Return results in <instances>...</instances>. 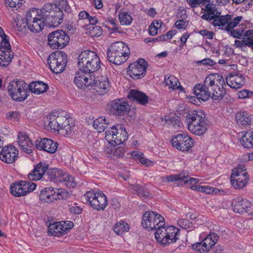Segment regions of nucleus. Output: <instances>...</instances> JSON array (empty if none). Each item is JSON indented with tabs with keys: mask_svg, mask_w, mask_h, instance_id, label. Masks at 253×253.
<instances>
[{
	"mask_svg": "<svg viewBox=\"0 0 253 253\" xmlns=\"http://www.w3.org/2000/svg\"><path fill=\"white\" fill-rule=\"evenodd\" d=\"M130 53L129 48L124 42H117L113 43L108 48V60L116 65H121L126 62Z\"/></svg>",
	"mask_w": 253,
	"mask_h": 253,
	"instance_id": "1",
	"label": "nucleus"
},
{
	"mask_svg": "<svg viewBox=\"0 0 253 253\" xmlns=\"http://www.w3.org/2000/svg\"><path fill=\"white\" fill-rule=\"evenodd\" d=\"M78 59L79 68L89 75H94L101 67L99 58L91 50L82 51Z\"/></svg>",
	"mask_w": 253,
	"mask_h": 253,
	"instance_id": "2",
	"label": "nucleus"
},
{
	"mask_svg": "<svg viewBox=\"0 0 253 253\" xmlns=\"http://www.w3.org/2000/svg\"><path fill=\"white\" fill-rule=\"evenodd\" d=\"M243 19L242 16H236L233 18L231 15L227 14L225 15H218L215 16V19L212 21V25L214 27H218V29L225 30L227 32H253V29L245 30L242 29L241 31L239 29L234 30Z\"/></svg>",
	"mask_w": 253,
	"mask_h": 253,
	"instance_id": "3",
	"label": "nucleus"
},
{
	"mask_svg": "<svg viewBox=\"0 0 253 253\" xmlns=\"http://www.w3.org/2000/svg\"><path fill=\"white\" fill-rule=\"evenodd\" d=\"M155 230L156 241L164 246L175 243L179 237V230L173 226H159Z\"/></svg>",
	"mask_w": 253,
	"mask_h": 253,
	"instance_id": "4",
	"label": "nucleus"
},
{
	"mask_svg": "<svg viewBox=\"0 0 253 253\" xmlns=\"http://www.w3.org/2000/svg\"><path fill=\"white\" fill-rule=\"evenodd\" d=\"M8 93L11 98L18 102H22L27 99L29 91L28 85L22 80H13L8 84Z\"/></svg>",
	"mask_w": 253,
	"mask_h": 253,
	"instance_id": "5",
	"label": "nucleus"
},
{
	"mask_svg": "<svg viewBox=\"0 0 253 253\" xmlns=\"http://www.w3.org/2000/svg\"><path fill=\"white\" fill-rule=\"evenodd\" d=\"M127 133L124 126L118 124L112 126L105 132V139L113 146L122 144L127 139Z\"/></svg>",
	"mask_w": 253,
	"mask_h": 253,
	"instance_id": "6",
	"label": "nucleus"
},
{
	"mask_svg": "<svg viewBox=\"0 0 253 253\" xmlns=\"http://www.w3.org/2000/svg\"><path fill=\"white\" fill-rule=\"evenodd\" d=\"M67 62V56L63 51H54L47 59L50 70L56 74L61 73L64 70Z\"/></svg>",
	"mask_w": 253,
	"mask_h": 253,
	"instance_id": "7",
	"label": "nucleus"
},
{
	"mask_svg": "<svg viewBox=\"0 0 253 253\" xmlns=\"http://www.w3.org/2000/svg\"><path fill=\"white\" fill-rule=\"evenodd\" d=\"M164 218L160 214L154 211H146L143 215L141 224L142 226L149 230H155L159 226L165 225Z\"/></svg>",
	"mask_w": 253,
	"mask_h": 253,
	"instance_id": "8",
	"label": "nucleus"
},
{
	"mask_svg": "<svg viewBox=\"0 0 253 253\" xmlns=\"http://www.w3.org/2000/svg\"><path fill=\"white\" fill-rule=\"evenodd\" d=\"M84 197L90 206L97 211L104 210L108 204L107 197L102 192L88 191L84 194Z\"/></svg>",
	"mask_w": 253,
	"mask_h": 253,
	"instance_id": "9",
	"label": "nucleus"
},
{
	"mask_svg": "<svg viewBox=\"0 0 253 253\" xmlns=\"http://www.w3.org/2000/svg\"><path fill=\"white\" fill-rule=\"evenodd\" d=\"M148 65V63L144 59L139 58L129 64L127 73L133 79H141L146 75Z\"/></svg>",
	"mask_w": 253,
	"mask_h": 253,
	"instance_id": "10",
	"label": "nucleus"
},
{
	"mask_svg": "<svg viewBox=\"0 0 253 253\" xmlns=\"http://www.w3.org/2000/svg\"><path fill=\"white\" fill-rule=\"evenodd\" d=\"M36 183L31 181H20L10 186V193L14 196L21 197L33 191L36 188Z\"/></svg>",
	"mask_w": 253,
	"mask_h": 253,
	"instance_id": "11",
	"label": "nucleus"
},
{
	"mask_svg": "<svg viewBox=\"0 0 253 253\" xmlns=\"http://www.w3.org/2000/svg\"><path fill=\"white\" fill-rule=\"evenodd\" d=\"M171 144L179 151L188 152L194 146V141L187 135L178 133L172 137Z\"/></svg>",
	"mask_w": 253,
	"mask_h": 253,
	"instance_id": "12",
	"label": "nucleus"
},
{
	"mask_svg": "<svg viewBox=\"0 0 253 253\" xmlns=\"http://www.w3.org/2000/svg\"><path fill=\"white\" fill-rule=\"evenodd\" d=\"M47 39L48 45L53 49H61L65 47L70 40L67 33H50Z\"/></svg>",
	"mask_w": 253,
	"mask_h": 253,
	"instance_id": "13",
	"label": "nucleus"
},
{
	"mask_svg": "<svg viewBox=\"0 0 253 253\" xmlns=\"http://www.w3.org/2000/svg\"><path fill=\"white\" fill-rule=\"evenodd\" d=\"M219 240V236L214 232L210 233L202 242H197L192 245L193 250L199 253L209 252Z\"/></svg>",
	"mask_w": 253,
	"mask_h": 253,
	"instance_id": "14",
	"label": "nucleus"
},
{
	"mask_svg": "<svg viewBox=\"0 0 253 253\" xmlns=\"http://www.w3.org/2000/svg\"><path fill=\"white\" fill-rule=\"evenodd\" d=\"M93 75H89L79 68L76 72L74 78V83L79 88H85L87 87H92L93 84Z\"/></svg>",
	"mask_w": 253,
	"mask_h": 253,
	"instance_id": "15",
	"label": "nucleus"
},
{
	"mask_svg": "<svg viewBox=\"0 0 253 253\" xmlns=\"http://www.w3.org/2000/svg\"><path fill=\"white\" fill-rule=\"evenodd\" d=\"M19 152L12 145L5 146L0 152V159L7 164H12L18 159Z\"/></svg>",
	"mask_w": 253,
	"mask_h": 253,
	"instance_id": "16",
	"label": "nucleus"
},
{
	"mask_svg": "<svg viewBox=\"0 0 253 253\" xmlns=\"http://www.w3.org/2000/svg\"><path fill=\"white\" fill-rule=\"evenodd\" d=\"M108 106L110 107L111 112L116 116L125 115L130 110L128 103L120 99L110 102Z\"/></svg>",
	"mask_w": 253,
	"mask_h": 253,
	"instance_id": "17",
	"label": "nucleus"
},
{
	"mask_svg": "<svg viewBox=\"0 0 253 253\" xmlns=\"http://www.w3.org/2000/svg\"><path fill=\"white\" fill-rule=\"evenodd\" d=\"M58 143L51 139L39 138L36 141V148L39 150H43L49 153H54L57 150Z\"/></svg>",
	"mask_w": 253,
	"mask_h": 253,
	"instance_id": "18",
	"label": "nucleus"
},
{
	"mask_svg": "<svg viewBox=\"0 0 253 253\" xmlns=\"http://www.w3.org/2000/svg\"><path fill=\"white\" fill-rule=\"evenodd\" d=\"M49 165L45 162H40L37 164L33 170L28 175V178L30 180L37 181L41 179L42 177L44 179L45 174Z\"/></svg>",
	"mask_w": 253,
	"mask_h": 253,
	"instance_id": "19",
	"label": "nucleus"
},
{
	"mask_svg": "<svg viewBox=\"0 0 253 253\" xmlns=\"http://www.w3.org/2000/svg\"><path fill=\"white\" fill-rule=\"evenodd\" d=\"M18 143L21 150L28 154L33 152V143L25 132H19L18 135Z\"/></svg>",
	"mask_w": 253,
	"mask_h": 253,
	"instance_id": "20",
	"label": "nucleus"
},
{
	"mask_svg": "<svg viewBox=\"0 0 253 253\" xmlns=\"http://www.w3.org/2000/svg\"><path fill=\"white\" fill-rule=\"evenodd\" d=\"M186 121L187 123L188 128L189 130L190 126H199L206 122V116L202 112L193 111L186 115Z\"/></svg>",
	"mask_w": 253,
	"mask_h": 253,
	"instance_id": "21",
	"label": "nucleus"
},
{
	"mask_svg": "<svg viewBox=\"0 0 253 253\" xmlns=\"http://www.w3.org/2000/svg\"><path fill=\"white\" fill-rule=\"evenodd\" d=\"M232 206L234 212L241 213L246 212L251 207V202L242 197H239L232 200Z\"/></svg>",
	"mask_w": 253,
	"mask_h": 253,
	"instance_id": "22",
	"label": "nucleus"
},
{
	"mask_svg": "<svg viewBox=\"0 0 253 253\" xmlns=\"http://www.w3.org/2000/svg\"><path fill=\"white\" fill-rule=\"evenodd\" d=\"M226 82L231 88L236 89L240 88L245 84L243 76L237 73H229L226 77Z\"/></svg>",
	"mask_w": 253,
	"mask_h": 253,
	"instance_id": "23",
	"label": "nucleus"
},
{
	"mask_svg": "<svg viewBox=\"0 0 253 253\" xmlns=\"http://www.w3.org/2000/svg\"><path fill=\"white\" fill-rule=\"evenodd\" d=\"M27 25L31 32H41L44 28H48V26H46V22L40 13H38L37 17L33 18L32 24H29L28 22Z\"/></svg>",
	"mask_w": 253,
	"mask_h": 253,
	"instance_id": "24",
	"label": "nucleus"
},
{
	"mask_svg": "<svg viewBox=\"0 0 253 253\" xmlns=\"http://www.w3.org/2000/svg\"><path fill=\"white\" fill-rule=\"evenodd\" d=\"M127 98L132 101H136L142 105H146L148 102V96L143 92L135 89H131Z\"/></svg>",
	"mask_w": 253,
	"mask_h": 253,
	"instance_id": "25",
	"label": "nucleus"
},
{
	"mask_svg": "<svg viewBox=\"0 0 253 253\" xmlns=\"http://www.w3.org/2000/svg\"><path fill=\"white\" fill-rule=\"evenodd\" d=\"M92 76L93 80L92 87L95 86L97 87L98 89L97 91L102 92L100 93V94H103L107 92L110 86L108 78L105 76H100L96 80L95 75H93Z\"/></svg>",
	"mask_w": 253,
	"mask_h": 253,
	"instance_id": "26",
	"label": "nucleus"
},
{
	"mask_svg": "<svg viewBox=\"0 0 253 253\" xmlns=\"http://www.w3.org/2000/svg\"><path fill=\"white\" fill-rule=\"evenodd\" d=\"M193 93L198 98H200L204 101L208 100L211 97V94L209 89L205 87L201 84H198L195 85L193 88Z\"/></svg>",
	"mask_w": 253,
	"mask_h": 253,
	"instance_id": "27",
	"label": "nucleus"
},
{
	"mask_svg": "<svg viewBox=\"0 0 253 253\" xmlns=\"http://www.w3.org/2000/svg\"><path fill=\"white\" fill-rule=\"evenodd\" d=\"M63 223L61 222H54L48 226V234L54 236L59 237L64 235L66 233V228H63Z\"/></svg>",
	"mask_w": 253,
	"mask_h": 253,
	"instance_id": "28",
	"label": "nucleus"
},
{
	"mask_svg": "<svg viewBox=\"0 0 253 253\" xmlns=\"http://www.w3.org/2000/svg\"><path fill=\"white\" fill-rule=\"evenodd\" d=\"M231 183L233 187L236 189H240L244 188L249 180V176H239V175H231Z\"/></svg>",
	"mask_w": 253,
	"mask_h": 253,
	"instance_id": "29",
	"label": "nucleus"
},
{
	"mask_svg": "<svg viewBox=\"0 0 253 253\" xmlns=\"http://www.w3.org/2000/svg\"><path fill=\"white\" fill-rule=\"evenodd\" d=\"M28 87V90L37 94L44 93L48 89L46 84L39 81L31 83Z\"/></svg>",
	"mask_w": 253,
	"mask_h": 253,
	"instance_id": "30",
	"label": "nucleus"
},
{
	"mask_svg": "<svg viewBox=\"0 0 253 253\" xmlns=\"http://www.w3.org/2000/svg\"><path fill=\"white\" fill-rule=\"evenodd\" d=\"M236 120L239 125L246 126L251 125L252 118L248 112L243 110L236 113Z\"/></svg>",
	"mask_w": 253,
	"mask_h": 253,
	"instance_id": "31",
	"label": "nucleus"
},
{
	"mask_svg": "<svg viewBox=\"0 0 253 253\" xmlns=\"http://www.w3.org/2000/svg\"><path fill=\"white\" fill-rule=\"evenodd\" d=\"M65 120H66L65 117L52 116L49 118L48 126L51 129L58 131L62 123Z\"/></svg>",
	"mask_w": 253,
	"mask_h": 253,
	"instance_id": "32",
	"label": "nucleus"
},
{
	"mask_svg": "<svg viewBox=\"0 0 253 253\" xmlns=\"http://www.w3.org/2000/svg\"><path fill=\"white\" fill-rule=\"evenodd\" d=\"M13 55L14 53L11 50H0V65L3 67L8 66L11 62Z\"/></svg>",
	"mask_w": 253,
	"mask_h": 253,
	"instance_id": "33",
	"label": "nucleus"
},
{
	"mask_svg": "<svg viewBox=\"0 0 253 253\" xmlns=\"http://www.w3.org/2000/svg\"><path fill=\"white\" fill-rule=\"evenodd\" d=\"M166 84L173 90L178 89L182 90V87L180 85L178 79L173 75H167L165 76Z\"/></svg>",
	"mask_w": 253,
	"mask_h": 253,
	"instance_id": "34",
	"label": "nucleus"
},
{
	"mask_svg": "<svg viewBox=\"0 0 253 253\" xmlns=\"http://www.w3.org/2000/svg\"><path fill=\"white\" fill-rule=\"evenodd\" d=\"M62 175L63 171L61 169L57 168H49L48 167L45 174V178L46 180L49 179L52 181L55 179H60Z\"/></svg>",
	"mask_w": 253,
	"mask_h": 253,
	"instance_id": "35",
	"label": "nucleus"
},
{
	"mask_svg": "<svg viewBox=\"0 0 253 253\" xmlns=\"http://www.w3.org/2000/svg\"><path fill=\"white\" fill-rule=\"evenodd\" d=\"M211 89L212 92L211 93V97L214 100H221L223 98L226 93L223 86L220 87L217 84H215Z\"/></svg>",
	"mask_w": 253,
	"mask_h": 253,
	"instance_id": "36",
	"label": "nucleus"
},
{
	"mask_svg": "<svg viewBox=\"0 0 253 253\" xmlns=\"http://www.w3.org/2000/svg\"><path fill=\"white\" fill-rule=\"evenodd\" d=\"M241 143L245 148L253 147V131L246 132L240 139Z\"/></svg>",
	"mask_w": 253,
	"mask_h": 253,
	"instance_id": "37",
	"label": "nucleus"
},
{
	"mask_svg": "<svg viewBox=\"0 0 253 253\" xmlns=\"http://www.w3.org/2000/svg\"><path fill=\"white\" fill-rule=\"evenodd\" d=\"M109 123L105 118L100 117L94 121L93 126L99 133L103 132L107 127Z\"/></svg>",
	"mask_w": 253,
	"mask_h": 253,
	"instance_id": "38",
	"label": "nucleus"
},
{
	"mask_svg": "<svg viewBox=\"0 0 253 253\" xmlns=\"http://www.w3.org/2000/svg\"><path fill=\"white\" fill-rule=\"evenodd\" d=\"M244 45L251 47L253 49V35H246L241 41H235V46L237 47L242 48Z\"/></svg>",
	"mask_w": 253,
	"mask_h": 253,
	"instance_id": "39",
	"label": "nucleus"
},
{
	"mask_svg": "<svg viewBox=\"0 0 253 253\" xmlns=\"http://www.w3.org/2000/svg\"><path fill=\"white\" fill-rule=\"evenodd\" d=\"M63 13L62 11H58L56 17L50 19L49 20L45 21L46 22V26L48 28H55L58 26L63 22Z\"/></svg>",
	"mask_w": 253,
	"mask_h": 253,
	"instance_id": "40",
	"label": "nucleus"
},
{
	"mask_svg": "<svg viewBox=\"0 0 253 253\" xmlns=\"http://www.w3.org/2000/svg\"><path fill=\"white\" fill-rule=\"evenodd\" d=\"M87 20L89 23L86 26V30H89V32H91V31H93L94 32H100L102 31L100 26L96 25L98 22L96 17H93L89 15Z\"/></svg>",
	"mask_w": 253,
	"mask_h": 253,
	"instance_id": "41",
	"label": "nucleus"
},
{
	"mask_svg": "<svg viewBox=\"0 0 253 253\" xmlns=\"http://www.w3.org/2000/svg\"><path fill=\"white\" fill-rule=\"evenodd\" d=\"M114 232L118 235L123 234L125 232L129 230V225L124 221H120L116 223L113 228Z\"/></svg>",
	"mask_w": 253,
	"mask_h": 253,
	"instance_id": "42",
	"label": "nucleus"
},
{
	"mask_svg": "<svg viewBox=\"0 0 253 253\" xmlns=\"http://www.w3.org/2000/svg\"><path fill=\"white\" fill-rule=\"evenodd\" d=\"M208 129V124L206 122L202 123V124L199 125V126H192L189 128V131L192 132L193 134L197 135H202L204 134Z\"/></svg>",
	"mask_w": 253,
	"mask_h": 253,
	"instance_id": "43",
	"label": "nucleus"
},
{
	"mask_svg": "<svg viewBox=\"0 0 253 253\" xmlns=\"http://www.w3.org/2000/svg\"><path fill=\"white\" fill-rule=\"evenodd\" d=\"M130 188L131 189L133 190L140 197L145 198L148 196L149 191L148 189L143 186H140L138 184L131 185Z\"/></svg>",
	"mask_w": 253,
	"mask_h": 253,
	"instance_id": "44",
	"label": "nucleus"
},
{
	"mask_svg": "<svg viewBox=\"0 0 253 253\" xmlns=\"http://www.w3.org/2000/svg\"><path fill=\"white\" fill-rule=\"evenodd\" d=\"M73 126V125L70 124L69 121L66 118V120L62 123L58 132L63 135H68L72 132Z\"/></svg>",
	"mask_w": 253,
	"mask_h": 253,
	"instance_id": "45",
	"label": "nucleus"
},
{
	"mask_svg": "<svg viewBox=\"0 0 253 253\" xmlns=\"http://www.w3.org/2000/svg\"><path fill=\"white\" fill-rule=\"evenodd\" d=\"M0 36L1 38V41L0 43V50L6 51L11 50L9 37L5 34V33H0Z\"/></svg>",
	"mask_w": 253,
	"mask_h": 253,
	"instance_id": "46",
	"label": "nucleus"
},
{
	"mask_svg": "<svg viewBox=\"0 0 253 253\" xmlns=\"http://www.w3.org/2000/svg\"><path fill=\"white\" fill-rule=\"evenodd\" d=\"M60 182H65V184L69 187H75L76 183L74 181V178L70 175L63 172L61 177L58 179Z\"/></svg>",
	"mask_w": 253,
	"mask_h": 253,
	"instance_id": "47",
	"label": "nucleus"
},
{
	"mask_svg": "<svg viewBox=\"0 0 253 253\" xmlns=\"http://www.w3.org/2000/svg\"><path fill=\"white\" fill-rule=\"evenodd\" d=\"M119 18L122 25H129L132 20L131 16L126 12L120 13Z\"/></svg>",
	"mask_w": 253,
	"mask_h": 253,
	"instance_id": "48",
	"label": "nucleus"
},
{
	"mask_svg": "<svg viewBox=\"0 0 253 253\" xmlns=\"http://www.w3.org/2000/svg\"><path fill=\"white\" fill-rule=\"evenodd\" d=\"M54 4L55 8H57V9L61 10L62 12L63 10L68 11L70 9V6L68 4L67 0H56Z\"/></svg>",
	"mask_w": 253,
	"mask_h": 253,
	"instance_id": "49",
	"label": "nucleus"
},
{
	"mask_svg": "<svg viewBox=\"0 0 253 253\" xmlns=\"http://www.w3.org/2000/svg\"><path fill=\"white\" fill-rule=\"evenodd\" d=\"M215 79V75H210L206 78L203 85L205 87L208 88L209 87H211V88H213L214 86L215 85V84H214Z\"/></svg>",
	"mask_w": 253,
	"mask_h": 253,
	"instance_id": "50",
	"label": "nucleus"
},
{
	"mask_svg": "<svg viewBox=\"0 0 253 253\" xmlns=\"http://www.w3.org/2000/svg\"><path fill=\"white\" fill-rule=\"evenodd\" d=\"M235 174L239 175V176L242 175L243 176H249L245 166L244 165H239L232 170L231 175Z\"/></svg>",
	"mask_w": 253,
	"mask_h": 253,
	"instance_id": "51",
	"label": "nucleus"
},
{
	"mask_svg": "<svg viewBox=\"0 0 253 253\" xmlns=\"http://www.w3.org/2000/svg\"><path fill=\"white\" fill-rule=\"evenodd\" d=\"M184 174L180 173L178 174H171L168 175L164 178L163 181L167 182H173L176 181H182V178H184Z\"/></svg>",
	"mask_w": 253,
	"mask_h": 253,
	"instance_id": "52",
	"label": "nucleus"
},
{
	"mask_svg": "<svg viewBox=\"0 0 253 253\" xmlns=\"http://www.w3.org/2000/svg\"><path fill=\"white\" fill-rule=\"evenodd\" d=\"M5 5L10 8L20 7L24 0H4Z\"/></svg>",
	"mask_w": 253,
	"mask_h": 253,
	"instance_id": "53",
	"label": "nucleus"
},
{
	"mask_svg": "<svg viewBox=\"0 0 253 253\" xmlns=\"http://www.w3.org/2000/svg\"><path fill=\"white\" fill-rule=\"evenodd\" d=\"M54 8V4H51L50 3H46L44 4L42 8L39 10V13L40 15H42V17H44L45 15H47L48 13H49L50 11L53 9Z\"/></svg>",
	"mask_w": 253,
	"mask_h": 253,
	"instance_id": "54",
	"label": "nucleus"
},
{
	"mask_svg": "<svg viewBox=\"0 0 253 253\" xmlns=\"http://www.w3.org/2000/svg\"><path fill=\"white\" fill-rule=\"evenodd\" d=\"M205 11H208L213 17L220 15L221 12L219 11L217 8L213 6L212 4H207L205 6Z\"/></svg>",
	"mask_w": 253,
	"mask_h": 253,
	"instance_id": "55",
	"label": "nucleus"
},
{
	"mask_svg": "<svg viewBox=\"0 0 253 253\" xmlns=\"http://www.w3.org/2000/svg\"><path fill=\"white\" fill-rule=\"evenodd\" d=\"M56 200H66L68 198L70 195L69 193L64 189H56Z\"/></svg>",
	"mask_w": 253,
	"mask_h": 253,
	"instance_id": "56",
	"label": "nucleus"
},
{
	"mask_svg": "<svg viewBox=\"0 0 253 253\" xmlns=\"http://www.w3.org/2000/svg\"><path fill=\"white\" fill-rule=\"evenodd\" d=\"M177 223L181 227L185 229L193 227V224L186 219H179Z\"/></svg>",
	"mask_w": 253,
	"mask_h": 253,
	"instance_id": "57",
	"label": "nucleus"
},
{
	"mask_svg": "<svg viewBox=\"0 0 253 253\" xmlns=\"http://www.w3.org/2000/svg\"><path fill=\"white\" fill-rule=\"evenodd\" d=\"M162 26V22L160 20H156L154 21L149 27V32H157L161 29Z\"/></svg>",
	"mask_w": 253,
	"mask_h": 253,
	"instance_id": "58",
	"label": "nucleus"
},
{
	"mask_svg": "<svg viewBox=\"0 0 253 253\" xmlns=\"http://www.w3.org/2000/svg\"><path fill=\"white\" fill-rule=\"evenodd\" d=\"M47 195H49V199H52V200H56V189L50 187H46L43 190Z\"/></svg>",
	"mask_w": 253,
	"mask_h": 253,
	"instance_id": "59",
	"label": "nucleus"
},
{
	"mask_svg": "<svg viewBox=\"0 0 253 253\" xmlns=\"http://www.w3.org/2000/svg\"><path fill=\"white\" fill-rule=\"evenodd\" d=\"M176 33H174V34H173V33H166V34L158 36L156 38V40L160 42L167 41L168 40L171 39Z\"/></svg>",
	"mask_w": 253,
	"mask_h": 253,
	"instance_id": "60",
	"label": "nucleus"
},
{
	"mask_svg": "<svg viewBox=\"0 0 253 253\" xmlns=\"http://www.w3.org/2000/svg\"><path fill=\"white\" fill-rule=\"evenodd\" d=\"M197 64H202L206 66L212 67L215 64V62L210 58H205L202 60H199L196 62Z\"/></svg>",
	"mask_w": 253,
	"mask_h": 253,
	"instance_id": "61",
	"label": "nucleus"
},
{
	"mask_svg": "<svg viewBox=\"0 0 253 253\" xmlns=\"http://www.w3.org/2000/svg\"><path fill=\"white\" fill-rule=\"evenodd\" d=\"M58 11H62V10L57 9V8L54 7L53 9L50 11L49 13H48L47 15H45V16L43 18V19H44L45 21L49 20L50 19L56 17L58 14Z\"/></svg>",
	"mask_w": 253,
	"mask_h": 253,
	"instance_id": "62",
	"label": "nucleus"
},
{
	"mask_svg": "<svg viewBox=\"0 0 253 253\" xmlns=\"http://www.w3.org/2000/svg\"><path fill=\"white\" fill-rule=\"evenodd\" d=\"M230 36L239 39L243 40L246 35H253V33H229Z\"/></svg>",
	"mask_w": 253,
	"mask_h": 253,
	"instance_id": "63",
	"label": "nucleus"
},
{
	"mask_svg": "<svg viewBox=\"0 0 253 253\" xmlns=\"http://www.w3.org/2000/svg\"><path fill=\"white\" fill-rule=\"evenodd\" d=\"M38 13H39V9H37L36 8L31 9L26 14V18L27 20H31V18L33 16L37 17Z\"/></svg>",
	"mask_w": 253,
	"mask_h": 253,
	"instance_id": "64",
	"label": "nucleus"
}]
</instances>
